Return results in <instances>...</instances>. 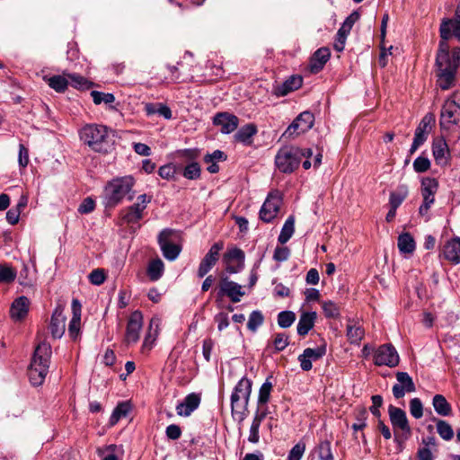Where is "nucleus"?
Here are the masks:
<instances>
[{"mask_svg": "<svg viewBox=\"0 0 460 460\" xmlns=\"http://www.w3.org/2000/svg\"><path fill=\"white\" fill-rule=\"evenodd\" d=\"M437 55V84L442 90H447L454 85L456 73L460 65V48L449 53L447 40L441 38Z\"/></svg>", "mask_w": 460, "mask_h": 460, "instance_id": "1", "label": "nucleus"}, {"mask_svg": "<svg viewBox=\"0 0 460 460\" xmlns=\"http://www.w3.org/2000/svg\"><path fill=\"white\" fill-rule=\"evenodd\" d=\"M136 181L131 175L116 177L107 182L103 190V204L106 208H114L125 198H134L133 187Z\"/></svg>", "mask_w": 460, "mask_h": 460, "instance_id": "2", "label": "nucleus"}, {"mask_svg": "<svg viewBox=\"0 0 460 460\" xmlns=\"http://www.w3.org/2000/svg\"><path fill=\"white\" fill-rule=\"evenodd\" d=\"M50 355L49 344L41 342L37 346L28 369L29 379L32 385L39 386L43 384L49 372Z\"/></svg>", "mask_w": 460, "mask_h": 460, "instance_id": "3", "label": "nucleus"}, {"mask_svg": "<svg viewBox=\"0 0 460 460\" xmlns=\"http://www.w3.org/2000/svg\"><path fill=\"white\" fill-rule=\"evenodd\" d=\"M312 155L311 148L302 149L295 146H287L277 153L275 164L280 172L290 173L299 166L303 157H311Z\"/></svg>", "mask_w": 460, "mask_h": 460, "instance_id": "4", "label": "nucleus"}, {"mask_svg": "<svg viewBox=\"0 0 460 460\" xmlns=\"http://www.w3.org/2000/svg\"><path fill=\"white\" fill-rule=\"evenodd\" d=\"M81 139L93 150L102 152L108 138V128L102 125H86L80 132Z\"/></svg>", "mask_w": 460, "mask_h": 460, "instance_id": "5", "label": "nucleus"}, {"mask_svg": "<svg viewBox=\"0 0 460 460\" xmlns=\"http://www.w3.org/2000/svg\"><path fill=\"white\" fill-rule=\"evenodd\" d=\"M158 243L165 259L174 261L178 258L181 251V236L177 231L164 229L159 234Z\"/></svg>", "mask_w": 460, "mask_h": 460, "instance_id": "6", "label": "nucleus"}, {"mask_svg": "<svg viewBox=\"0 0 460 460\" xmlns=\"http://www.w3.org/2000/svg\"><path fill=\"white\" fill-rule=\"evenodd\" d=\"M151 200L152 197L149 195H139L135 203L120 211L122 220L128 224L139 222L143 218L144 212Z\"/></svg>", "mask_w": 460, "mask_h": 460, "instance_id": "7", "label": "nucleus"}, {"mask_svg": "<svg viewBox=\"0 0 460 460\" xmlns=\"http://www.w3.org/2000/svg\"><path fill=\"white\" fill-rule=\"evenodd\" d=\"M252 391V382L242 378L235 385L231 395L232 411L241 413L246 407Z\"/></svg>", "mask_w": 460, "mask_h": 460, "instance_id": "8", "label": "nucleus"}, {"mask_svg": "<svg viewBox=\"0 0 460 460\" xmlns=\"http://www.w3.org/2000/svg\"><path fill=\"white\" fill-rule=\"evenodd\" d=\"M245 294L244 287L230 280L227 277H222L218 284L217 302L221 301L223 297L226 296L231 302L238 303Z\"/></svg>", "mask_w": 460, "mask_h": 460, "instance_id": "9", "label": "nucleus"}, {"mask_svg": "<svg viewBox=\"0 0 460 460\" xmlns=\"http://www.w3.org/2000/svg\"><path fill=\"white\" fill-rule=\"evenodd\" d=\"M314 117L313 113L304 111L288 127L286 131L282 134V137L285 139H293L308 131L314 126Z\"/></svg>", "mask_w": 460, "mask_h": 460, "instance_id": "10", "label": "nucleus"}, {"mask_svg": "<svg viewBox=\"0 0 460 460\" xmlns=\"http://www.w3.org/2000/svg\"><path fill=\"white\" fill-rule=\"evenodd\" d=\"M460 120V105L452 97L443 104L440 113L439 125L442 129H449Z\"/></svg>", "mask_w": 460, "mask_h": 460, "instance_id": "11", "label": "nucleus"}, {"mask_svg": "<svg viewBox=\"0 0 460 460\" xmlns=\"http://www.w3.org/2000/svg\"><path fill=\"white\" fill-rule=\"evenodd\" d=\"M435 115L433 113H427L420 124L418 125L413 138L412 145L410 149V153L413 154L416 150L428 139V136L431 132L433 126L435 125Z\"/></svg>", "mask_w": 460, "mask_h": 460, "instance_id": "12", "label": "nucleus"}, {"mask_svg": "<svg viewBox=\"0 0 460 460\" xmlns=\"http://www.w3.org/2000/svg\"><path fill=\"white\" fill-rule=\"evenodd\" d=\"M282 202L280 192L271 191L266 198L262 207H261V220L270 222L277 217Z\"/></svg>", "mask_w": 460, "mask_h": 460, "instance_id": "13", "label": "nucleus"}, {"mask_svg": "<svg viewBox=\"0 0 460 460\" xmlns=\"http://www.w3.org/2000/svg\"><path fill=\"white\" fill-rule=\"evenodd\" d=\"M438 188V181L433 178H425L421 181V195L423 198V203L419 208L420 215H426L434 203V195Z\"/></svg>", "mask_w": 460, "mask_h": 460, "instance_id": "14", "label": "nucleus"}, {"mask_svg": "<svg viewBox=\"0 0 460 460\" xmlns=\"http://www.w3.org/2000/svg\"><path fill=\"white\" fill-rule=\"evenodd\" d=\"M223 263L226 266V272L230 274L237 273L244 266V253L236 247H232L223 256Z\"/></svg>", "mask_w": 460, "mask_h": 460, "instance_id": "15", "label": "nucleus"}, {"mask_svg": "<svg viewBox=\"0 0 460 460\" xmlns=\"http://www.w3.org/2000/svg\"><path fill=\"white\" fill-rule=\"evenodd\" d=\"M142 326L143 315L141 312H133L128 318L125 334V342L128 345L135 344L138 341Z\"/></svg>", "mask_w": 460, "mask_h": 460, "instance_id": "16", "label": "nucleus"}, {"mask_svg": "<svg viewBox=\"0 0 460 460\" xmlns=\"http://www.w3.org/2000/svg\"><path fill=\"white\" fill-rule=\"evenodd\" d=\"M374 362L377 366L395 367L399 363V355L390 344L380 346L375 353Z\"/></svg>", "mask_w": 460, "mask_h": 460, "instance_id": "17", "label": "nucleus"}, {"mask_svg": "<svg viewBox=\"0 0 460 460\" xmlns=\"http://www.w3.org/2000/svg\"><path fill=\"white\" fill-rule=\"evenodd\" d=\"M224 248L222 242L215 243L202 259L198 269V276L203 278L217 263L219 259V252Z\"/></svg>", "mask_w": 460, "mask_h": 460, "instance_id": "18", "label": "nucleus"}, {"mask_svg": "<svg viewBox=\"0 0 460 460\" xmlns=\"http://www.w3.org/2000/svg\"><path fill=\"white\" fill-rule=\"evenodd\" d=\"M397 383L393 386V394L396 399L402 398L407 393H413L416 390L412 378L406 372L395 374Z\"/></svg>", "mask_w": 460, "mask_h": 460, "instance_id": "19", "label": "nucleus"}, {"mask_svg": "<svg viewBox=\"0 0 460 460\" xmlns=\"http://www.w3.org/2000/svg\"><path fill=\"white\" fill-rule=\"evenodd\" d=\"M440 37L448 40L455 36L460 40V6H457L454 19H444L440 24Z\"/></svg>", "mask_w": 460, "mask_h": 460, "instance_id": "20", "label": "nucleus"}, {"mask_svg": "<svg viewBox=\"0 0 460 460\" xmlns=\"http://www.w3.org/2000/svg\"><path fill=\"white\" fill-rule=\"evenodd\" d=\"M213 124L219 128L223 134H230L234 132L238 125V118L229 112H218L213 118Z\"/></svg>", "mask_w": 460, "mask_h": 460, "instance_id": "21", "label": "nucleus"}, {"mask_svg": "<svg viewBox=\"0 0 460 460\" xmlns=\"http://www.w3.org/2000/svg\"><path fill=\"white\" fill-rule=\"evenodd\" d=\"M326 353V346L321 345L316 348H307L303 354L298 357L300 367L304 371L312 369V361H315L323 358Z\"/></svg>", "mask_w": 460, "mask_h": 460, "instance_id": "22", "label": "nucleus"}, {"mask_svg": "<svg viewBox=\"0 0 460 460\" xmlns=\"http://www.w3.org/2000/svg\"><path fill=\"white\" fill-rule=\"evenodd\" d=\"M391 423L394 429H401L403 433L411 434V428L404 411L390 405L388 409Z\"/></svg>", "mask_w": 460, "mask_h": 460, "instance_id": "23", "label": "nucleus"}, {"mask_svg": "<svg viewBox=\"0 0 460 460\" xmlns=\"http://www.w3.org/2000/svg\"><path fill=\"white\" fill-rule=\"evenodd\" d=\"M432 154L438 164L444 165L448 163L450 152L448 146L443 137H437L433 140Z\"/></svg>", "mask_w": 460, "mask_h": 460, "instance_id": "24", "label": "nucleus"}, {"mask_svg": "<svg viewBox=\"0 0 460 460\" xmlns=\"http://www.w3.org/2000/svg\"><path fill=\"white\" fill-rule=\"evenodd\" d=\"M49 330L54 339H60L66 330V316L63 314V309L58 307L50 320Z\"/></svg>", "mask_w": 460, "mask_h": 460, "instance_id": "25", "label": "nucleus"}, {"mask_svg": "<svg viewBox=\"0 0 460 460\" xmlns=\"http://www.w3.org/2000/svg\"><path fill=\"white\" fill-rule=\"evenodd\" d=\"M200 398L196 394L187 395L184 401L176 407L177 414L180 416H190L199 405Z\"/></svg>", "mask_w": 460, "mask_h": 460, "instance_id": "26", "label": "nucleus"}, {"mask_svg": "<svg viewBox=\"0 0 460 460\" xmlns=\"http://www.w3.org/2000/svg\"><path fill=\"white\" fill-rule=\"evenodd\" d=\"M331 52L328 48H321L317 49L310 60V71L314 74L320 72L329 60Z\"/></svg>", "mask_w": 460, "mask_h": 460, "instance_id": "27", "label": "nucleus"}, {"mask_svg": "<svg viewBox=\"0 0 460 460\" xmlns=\"http://www.w3.org/2000/svg\"><path fill=\"white\" fill-rule=\"evenodd\" d=\"M71 307L73 317L69 323L68 333L71 338L76 339L80 331L82 305L77 299H73Z\"/></svg>", "mask_w": 460, "mask_h": 460, "instance_id": "28", "label": "nucleus"}, {"mask_svg": "<svg viewBox=\"0 0 460 460\" xmlns=\"http://www.w3.org/2000/svg\"><path fill=\"white\" fill-rule=\"evenodd\" d=\"M30 301L25 296H20L15 299L10 308V315L15 320L19 321L23 319L29 311Z\"/></svg>", "mask_w": 460, "mask_h": 460, "instance_id": "29", "label": "nucleus"}, {"mask_svg": "<svg viewBox=\"0 0 460 460\" xmlns=\"http://www.w3.org/2000/svg\"><path fill=\"white\" fill-rule=\"evenodd\" d=\"M316 317L315 312H303L296 326L297 333L301 336L306 335L314 326Z\"/></svg>", "mask_w": 460, "mask_h": 460, "instance_id": "30", "label": "nucleus"}, {"mask_svg": "<svg viewBox=\"0 0 460 460\" xmlns=\"http://www.w3.org/2000/svg\"><path fill=\"white\" fill-rule=\"evenodd\" d=\"M443 254L445 258L453 263L460 262V238H454L444 246Z\"/></svg>", "mask_w": 460, "mask_h": 460, "instance_id": "31", "label": "nucleus"}, {"mask_svg": "<svg viewBox=\"0 0 460 460\" xmlns=\"http://www.w3.org/2000/svg\"><path fill=\"white\" fill-rule=\"evenodd\" d=\"M160 324L161 319L157 316H154L150 320L148 330L143 342L144 349H150L152 348L156 337L158 336Z\"/></svg>", "mask_w": 460, "mask_h": 460, "instance_id": "32", "label": "nucleus"}, {"mask_svg": "<svg viewBox=\"0 0 460 460\" xmlns=\"http://www.w3.org/2000/svg\"><path fill=\"white\" fill-rule=\"evenodd\" d=\"M145 111L148 116L159 114L166 119H172L171 109L164 103H146Z\"/></svg>", "mask_w": 460, "mask_h": 460, "instance_id": "33", "label": "nucleus"}, {"mask_svg": "<svg viewBox=\"0 0 460 460\" xmlns=\"http://www.w3.org/2000/svg\"><path fill=\"white\" fill-rule=\"evenodd\" d=\"M435 411L440 416H449L452 413V407L442 394H436L432 400Z\"/></svg>", "mask_w": 460, "mask_h": 460, "instance_id": "34", "label": "nucleus"}, {"mask_svg": "<svg viewBox=\"0 0 460 460\" xmlns=\"http://www.w3.org/2000/svg\"><path fill=\"white\" fill-rule=\"evenodd\" d=\"M365 336V331L358 323L349 322L347 324V337L350 343L358 344Z\"/></svg>", "mask_w": 460, "mask_h": 460, "instance_id": "35", "label": "nucleus"}, {"mask_svg": "<svg viewBox=\"0 0 460 460\" xmlns=\"http://www.w3.org/2000/svg\"><path fill=\"white\" fill-rule=\"evenodd\" d=\"M398 248L402 253H412L415 250V241L411 234L402 233L398 237Z\"/></svg>", "mask_w": 460, "mask_h": 460, "instance_id": "36", "label": "nucleus"}, {"mask_svg": "<svg viewBox=\"0 0 460 460\" xmlns=\"http://www.w3.org/2000/svg\"><path fill=\"white\" fill-rule=\"evenodd\" d=\"M257 133V128L253 124H248L241 128L235 134V139L244 145L252 143V137Z\"/></svg>", "mask_w": 460, "mask_h": 460, "instance_id": "37", "label": "nucleus"}, {"mask_svg": "<svg viewBox=\"0 0 460 460\" xmlns=\"http://www.w3.org/2000/svg\"><path fill=\"white\" fill-rule=\"evenodd\" d=\"M164 264L161 259H155L147 266V275L152 281L158 280L164 274Z\"/></svg>", "mask_w": 460, "mask_h": 460, "instance_id": "38", "label": "nucleus"}, {"mask_svg": "<svg viewBox=\"0 0 460 460\" xmlns=\"http://www.w3.org/2000/svg\"><path fill=\"white\" fill-rule=\"evenodd\" d=\"M409 190L406 185H400L396 190L391 192L389 198L390 207L399 208L408 196Z\"/></svg>", "mask_w": 460, "mask_h": 460, "instance_id": "39", "label": "nucleus"}, {"mask_svg": "<svg viewBox=\"0 0 460 460\" xmlns=\"http://www.w3.org/2000/svg\"><path fill=\"white\" fill-rule=\"evenodd\" d=\"M49 87L57 92H64L68 85V77L66 74L63 75H54L45 78Z\"/></svg>", "mask_w": 460, "mask_h": 460, "instance_id": "40", "label": "nucleus"}, {"mask_svg": "<svg viewBox=\"0 0 460 460\" xmlns=\"http://www.w3.org/2000/svg\"><path fill=\"white\" fill-rule=\"evenodd\" d=\"M294 231H295V220L292 217H289L286 220V222L281 229V232L279 235V242L282 244L286 243L293 235Z\"/></svg>", "mask_w": 460, "mask_h": 460, "instance_id": "41", "label": "nucleus"}, {"mask_svg": "<svg viewBox=\"0 0 460 460\" xmlns=\"http://www.w3.org/2000/svg\"><path fill=\"white\" fill-rule=\"evenodd\" d=\"M303 84V78L299 75H292L288 79H287L282 85V90L280 91L281 95H286L289 92L297 90L301 87Z\"/></svg>", "mask_w": 460, "mask_h": 460, "instance_id": "42", "label": "nucleus"}, {"mask_svg": "<svg viewBox=\"0 0 460 460\" xmlns=\"http://www.w3.org/2000/svg\"><path fill=\"white\" fill-rule=\"evenodd\" d=\"M130 411V405L128 402H121L117 405L110 419V424L115 425L121 418L126 417Z\"/></svg>", "mask_w": 460, "mask_h": 460, "instance_id": "43", "label": "nucleus"}, {"mask_svg": "<svg viewBox=\"0 0 460 460\" xmlns=\"http://www.w3.org/2000/svg\"><path fill=\"white\" fill-rule=\"evenodd\" d=\"M273 377L270 376L265 382L261 385V408L263 404H265L270 399V394L273 387ZM264 413L261 411V420L264 417Z\"/></svg>", "mask_w": 460, "mask_h": 460, "instance_id": "44", "label": "nucleus"}, {"mask_svg": "<svg viewBox=\"0 0 460 460\" xmlns=\"http://www.w3.org/2000/svg\"><path fill=\"white\" fill-rule=\"evenodd\" d=\"M437 432L444 440H450L454 437V430L451 425L443 420H436Z\"/></svg>", "mask_w": 460, "mask_h": 460, "instance_id": "45", "label": "nucleus"}, {"mask_svg": "<svg viewBox=\"0 0 460 460\" xmlns=\"http://www.w3.org/2000/svg\"><path fill=\"white\" fill-rule=\"evenodd\" d=\"M315 453L318 456V460H334L331 443L327 440L322 441L315 448Z\"/></svg>", "mask_w": 460, "mask_h": 460, "instance_id": "46", "label": "nucleus"}, {"mask_svg": "<svg viewBox=\"0 0 460 460\" xmlns=\"http://www.w3.org/2000/svg\"><path fill=\"white\" fill-rule=\"evenodd\" d=\"M322 308L327 318H338L340 316V306L332 301H323Z\"/></svg>", "mask_w": 460, "mask_h": 460, "instance_id": "47", "label": "nucleus"}, {"mask_svg": "<svg viewBox=\"0 0 460 460\" xmlns=\"http://www.w3.org/2000/svg\"><path fill=\"white\" fill-rule=\"evenodd\" d=\"M296 321V314L292 311H282L278 315V324L281 328L290 327Z\"/></svg>", "mask_w": 460, "mask_h": 460, "instance_id": "48", "label": "nucleus"}, {"mask_svg": "<svg viewBox=\"0 0 460 460\" xmlns=\"http://www.w3.org/2000/svg\"><path fill=\"white\" fill-rule=\"evenodd\" d=\"M16 278V271L13 268L7 265L0 266V283L13 282Z\"/></svg>", "mask_w": 460, "mask_h": 460, "instance_id": "49", "label": "nucleus"}, {"mask_svg": "<svg viewBox=\"0 0 460 460\" xmlns=\"http://www.w3.org/2000/svg\"><path fill=\"white\" fill-rule=\"evenodd\" d=\"M91 95L95 104H101L102 102L110 104L115 101L114 95L109 93H105L98 91H93Z\"/></svg>", "mask_w": 460, "mask_h": 460, "instance_id": "50", "label": "nucleus"}, {"mask_svg": "<svg viewBox=\"0 0 460 460\" xmlns=\"http://www.w3.org/2000/svg\"><path fill=\"white\" fill-rule=\"evenodd\" d=\"M349 31L343 29L341 27L339 29L337 35H336L334 44H333V48L336 51L341 52L344 49L345 42H346L347 36L349 35Z\"/></svg>", "mask_w": 460, "mask_h": 460, "instance_id": "51", "label": "nucleus"}, {"mask_svg": "<svg viewBox=\"0 0 460 460\" xmlns=\"http://www.w3.org/2000/svg\"><path fill=\"white\" fill-rule=\"evenodd\" d=\"M66 76L68 77V84H70L75 88L83 89L89 87L88 81L81 75L76 74H66Z\"/></svg>", "mask_w": 460, "mask_h": 460, "instance_id": "52", "label": "nucleus"}, {"mask_svg": "<svg viewBox=\"0 0 460 460\" xmlns=\"http://www.w3.org/2000/svg\"><path fill=\"white\" fill-rule=\"evenodd\" d=\"M183 176L189 180H195L200 176V167L197 163L188 164L184 171Z\"/></svg>", "mask_w": 460, "mask_h": 460, "instance_id": "53", "label": "nucleus"}, {"mask_svg": "<svg viewBox=\"0 0 460 460\" xmlns=\"http://www.w3.org/2000/svg\"><path fill=\"white\" fill-rule=\"evenodd\" d=\"M410 412L415 419H420L423 415L422 402L419 398L410 401Z\"/></svg>", "mask_w": 460, "mask_h": 460, "instance_id": "54", "label": "nucleus"}, {"mask_svg": "<svg viewBox=\"0 0 460 460\" xmlns=\"http://www.w3.org/2000/svg\"><path fill=\"white\" fill-rule=\"evenodd\" d=\"M430 167V161L427 157L419 156L413 162V168L417 172H427Z\"/></svg>", "mask_w": 460, "mask_h": 460, "instance_id": "55", "label": "nucleus"}, {"mask_svg": "<svg viewBox=\"0 0 460 460\" xmlns=\"http://www.w3.org/2000/svg\"><path fill=\"white\" fill-rule=\"evenodd\" d=\"M305 446L303 443L295 445L288 454V460H301L305 453Z\"/></svg>", "mask_w": 460, "mask_h": 460, "instance_id": "56", "label": "nucleus"}, {"mask_svg": "<svg viewBox=\"0 0 460 460\" xmlns=\"http://www.w3.org/2000/svg\"><path fill=\"white\" fill-rule=\"evenodd\" d=\"M106 275L103 270L96 269L93 270L89 275V279L93 285H101L104 282Z\"/></svg>", "mask_w": 460, "mask_h": 460, "instance_id": "57", "label": "nucleus"}, {"mask_svg": "<svg viewBox=\"0 0 460 460\" xmlns=\"http://www.w3.org/2000/svg\"><path fill=\"white\" fill-rule=\"evenodd\" d=\"M95 208V202L92 198H86L83 200L78 208V212L81 214H88L93 211Z\"/></svg>", "mask_w": 460, "mask_h": 460, "instance_id": "58", "label": "nucleus"}, {"mask_svg": "<svg viewBox=\"0 0 460 460\" xmlns=\"http://www.w3.org/2000/svg\"><path fill=\"white\" fill-rule=\"evenodd\" d=\"M290 251L288 247H277L274 252L273 258L278 261H285L288 259Z\"/></svg>", "mask_w": 460, "mask_h": 460, "instance_id": "59", "label": "nucleus"}, {"mask_svg": "<svg viewBox=\"0 0 460 460\" xmlns=\"http://www.w3.org/2000/svg\"><path fill=\"white\" fill-rule=\"evenodd\" d=\"M215 321L217 323V329L221 332L228 327L229 317L226 313H219L216 315Z\"/></svg>", "mask_w": 460, "mask_h": 460, "instance_id": "60", "label": "nucleus"}, {"mask_svg": "<svg viewBox=\"0 0 460 460\" xmlns=\"http://www.w3.org/2000/svg\"><path fill=\"white\" fill-rule=\"evenodd\" d=\"M158 172L163 179L169 180L173 177L175 173V167L172 164H165L159 168Z\"/></svg>", "mask_w": 460, "mask_h": 460, "instance_id": "61", "label": "nucleus"}, {"mask_svg": "<svg viewBox=\"0 0 460 460\" xmlns=\"http://www.w3.org/2000/svg\"><path fill=\"white\" fill-rule=\"evenodd\" d=\"M367 411L365 410H362L358 417H357V422H355L353 425H352V429L355 430V431H358V430H361L363 429L367 423H366V420H367Z\"/></svg>", "mask_w": 460, "mask_h": 460, "instance_id": "62", "label": "nucleus"}, {"mask_svg": "<svg viewBox=\"0 0 460 460\" xmlns=\"http://www.w3.org/2000/svg\"><path fill=\"white\" fill-rule=\"evenodd\" d=\"M18 162L20 166L26 167L29 164V152L28 149L21 144L19 146V157Z\"/></svg>", "mask_w": 460, "mask_h": 460, "instance_id": "63", "label": "nucleus"}, {"mask_svg": "<svg viewBox=\"0 0 460 460\" xmlns=\"http://www.w3.org/2000/svg\"><path fill=\"white\" fill-rule=\"evenodd\" d=\"M117 447L111 445L107 447L103 451L100 450V454L103 456L102 460H118L115 451Z\"/></svg>", "mask_w": 460, "mask_h": 460, "instance_id": "64", "label": "nucleus"}]
</instances>
